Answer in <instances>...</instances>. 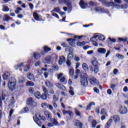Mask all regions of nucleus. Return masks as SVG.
Segmentation results:
<instances>
[{"label":"nucleus","mask_w":128,"mask_h":128,"mask_svg":"<svg viewBox=\"0 0 128 128\" xmlns=\"http://www.w3.org/2000/svg\"><path fill=\"white\" fill-rule=\"evenodd\" d=\"M75 126H79V128H82V122H80V121L76 120L75 122Z\"/></svg>","instance_id":"obj_26"},{"label":"nucleus","mask_w":128,"mask_h":128,"mask_svg":"<svg viewBox=\"0 0 128 128\" xmlns=\"http://www.w3.org/2000/svg\"><path fill=\"white\" fill-rule=\"evenodd\" d=\"M100 114L102 115L106 116V110L104 109L102 110Z\"/></svg>","instance_id":"obj_48"},{"label":"nucleus","mask_w":128,"mask_h":128,"mask_svg":"<svg viewBox=\"0 0 128 128\" xmlns=\"http://www.w3.org/2000/svg\"><path fill=\"white\" fill-rule=\"evenodd\" d=\"M66 64H67L68 66H72V63L70 62V60H67L66 61Z\"/></svg>","instance_id":"obj_59"},{"label":"nucleus","mask_w":128,"mask_h":128,"mask_svg":"<svg viewBox=\"0 0 128 128\" xmlns=\"http://www.w3.org/2000/svg\"><path fill=\"white\" fill-rule=\"evenodd\" d=\"M69 74L71 76H73L74 74V68H70L69 69Z\"/></svg>","instance_id":"obj_30"},{"label":"nucleus","mask_w":128,"mask_h":128,"mask_svg":"<svg viewBox=\"0 0 128 128\" xmlns=\"http://www.w3.org/2000/svg\"><path fill=\"white\" fill-rule=\"evenodd\" d=\"M33 16H34V20H38L40 16H38V13L34 12L33 14Z\"/></svg>","instance_id":"obj_29"},{"label":"nucleus","mask_w":128,"mask_h":128,"mask_svg":"<svg viewBox=\"0 0 128 128\" xmlns=\"http://www.w3.org/2000/svg\"><path fill=\"white\" fill-rule=\"evenodd\" d=\"M60 82H64L66 80V78L62 76L60 78Z\"/></svg>","instance_id":"obj_58"},{"label":"nucleus","mask_w":128,"mask_h":128,"mask_svg":"<svg viewBox=\"0 0 128 128\" xmlns=\"http://www.w3.org/2000/svg\"><path fill=\"white\" fill-rule=\"evenodd\" d=\"M118 40L120 42H126L128 40V38L125 37L124 38H118Z\"/></svg>","instance_id":"obj_41"},{"label":"nucleus","mask_w":128,"mask_h":128,"mask_svg":"<svg viewBox=\"0 0 128 128\" xmlns=\"http://www.w3.org/2000/svg\"><path fill=\"white\" fill-rule=\"evenodd\" d=\"M16 82H8V88L12 92L16 88Z\"/></svg>","instance_id":"obj_6"},{"label":"nucleus","mask_w":128,"mask_h":128,"mask_svg":"<svg viewBox=\"0 0 128 128\" xmlns=\"http://www.w3.org/2000/svg\"><path fill=\"white\" fill-rule=\"evenodd\" d=\"M56 86H57V88H60V90H66V87H64V85L60 84V83H56Z\"/></svg>","instance_id":"obj_14"},{"label":"nucleus","mask_w":128,"mask_h":128,"mask_svg":"<svg viewBox=\"0 0 128 128\" xmlns=\"http://www.w3.org/2000/svg\"><path fill=\"white\" fill-rule=\"evenodd\" d=\"M52 57L50 55H48L44 59L43 62L44 64H50V62H52Z\"/></svg>","instance_id":"obj_9"},{"label":"nucleus","mask_w":128,"mask_h":128,"mask_svg":"<svg viewBox=\"0 0 128 128\" xmlns=\"http://www.w3.org/2000/svg\"><path fill=\"white\" fill-rule=\"evenodd\" d=\"M60 12V8L56 7L54 8V9L52 11V12Z\"/></svg>","instance_id":"obj_37"},{"label":"nucleus","mask_w":128,"mask_h":128,"mask_svg":"<svg viewBox=\"0 0 128 128\" xmlns=\"http://www.w3.org/2000/svg\"><path fill=\"white\" fill-rule=\"evenodd\" d=\"M108 40H110V42H115L116 40V38H112L110 37H109Z\"/></svg>","instance_id":"obj_52"},{"label":"nucleus","mask_w":128,"mask_h":128,"mask_svg":"<svg viewBox=\"0 0 128 128\" xmlns=\"http://www.w3.org/2000/svg\"><path fill=\"white\" fill-rule=\"evenodd\" d=\"M62 113L64 114H70V111H66V110H62Z\"/></svg>","instance_id":"obj_63"},{"label":"nucleus","mask_w":128,"mask_h":128,"mask_svg":"<svg viewBox=\"0 0 128 128\" xmlns=\"http://www.w3.org/2000/svg\"><path fill=\"white\" fill-rule=\"evenodd\" d=\"M120 113L121 114H125L128 112V109L124 106H121L120 108Z\"/></svg>","instance_id":"obj_7"},{"label":"nucleus","mask_w":128,"mask_h":128,"mask_svg":"<svg viewBox=\"0 0 128 128\" xmlns=\"http://www.w3.org/2000/svg\"><path fill=\"white\" fill-rule=\"evenodd\" d=\"M112 122V119L110 118L107 123L105 124V128H110V124Z\"/></svg>","instance_id":"obj_20"},{"label":"nucleus","mask_w":128,"mask_h":128,"mask_svg":"<svg viewBox=\"0 0 128 128\" xmlns=\"http://www.w3.org/2000/svg\"><path fill=\"white\" fill-rule=\"evenodd\" d=\"M68 58L69 60H72L74 58V53L72 52L68 54Z\"/></svg>","instance_id":"obj_32"},{"label":"nucleus","mask_w":128,"mask_h":128,"mask_svg":"<svg viewBox=\"0 0 128 128\" xmlns=\"http://www.w3.org/2000/svg\"><path fill=\"white\" fill-rule=\"evenodd\" d=\"M46 86L48 88H52V84H50V80H46L45 82Z\"/></svg>","instance_id":"obj_28"},{"label":"nucleus","mask_w":128,"mask_h":128,"mask_svg":"<svg viewBox=\"0 0 128 128\" xmlns=\"http://www.w3.org/2000/svg\"><path fill=\"white\" fill-rule=\"evenodd\" d=\"M26 104L30 106H38L36 102L32 97H30L28 98Z\"/></svg>","instance_id":"obj_5"},{"label":"nucleus","mask_w":128,"mask_h":128,"mask_svg":"<svg viewBox=\"0 0 128 128\" xmlns=\"http://www.w3.org/2000/svg\"><path fill=\"white\" fill-rule=\"evenodd\" d=\"M48 104L47 103H43L42 104L41 106L42 108H46V106H48Z\"/></svg>","instance_id":"obj_54"},{"label":"nucleus","mask_w":128,"mask_h":128,"mask_svg":"<svg viewBox=\"0 0 128 128\" xmlns=\"http://www.w3.org/2000/svg\"><path fill=\"white\" fill-rule=\"evenodd\" d=\"M116 56L118 58H120V60H122V58H124V56L119 54H116Z\"/></svg>","instance_id":"obj_47"},{"label":"nucleus","mask_w":128,"mask_h":128,"mask_svg":"<svg viewBox=\"0 0 128 128\" xmlns=\"http://www.w3.org/2000/svg\"><path fill=\"white\" fill-rule=\"evenodd\" d=\"M52 104L54 108H58V104H56V102H52Z\"/></svg>","instance_id":"obj_60"},{"label":"nucleus","mask_w":128,"mask_h":128,"mask_svg":"<svg viewBox=\"0 0 128 128\" xmlns=\"http://www.w3.org/2000/svg\"><path fill=\"white\" fill-rule=\"evenodd\" d=\"M42 88L43 92H45V94H48V89H46V86H42Z\"/></svg>","instance_id":"obj_49"},{"label":"nucleus","mask_w":128,"mask_h":128,"mask_svg":"<svg viewBox=\"0 0 128 128\" xmlns=\"http://www.w3.org/2000/svg\"><path fill=\"white\" fill-rule=\"evenodd\" d=\"M34 96L36 98L40 100L41 98L40 92H36L34 93Z\"/></svg>","instance_id":"obj_25"},{"label":"nucleus","mask_w":128,"mask_h":128,"mask_svg":"<svg viewBox=\"0 0 128 128\" xmlns=\"http://www.w3.org/2000/svg\"><path fill=\"white\" fill-rule=\"evenodd\" d=\"M2 8L3 12H8L10 10V8H8V7L4 4L2 5Z\"/></svg>","instance_id":"obj_33"},{"label":"nucleus","mask_w":128,"mask_h":128,"mask_svg":"<svg viewBox=\"0 0 128 128\" xmlns=\"http://www.w3.org/2000/svg\"><path fill=\"white\" fill-rule=\"evenodd\" d=\"M41 98L42 100H46V98H48V96H46V94H42L41 95Z\"/></svg>","instance_id":"obj_44"},{"label":"nucleus","mask_w":128,"mask_h":128,"mask_svg":"<svg viewBox=\"0 0 128 128\" xmlns=\"http://www.w3.org/2000/svg\"><path fill=\"white\" fill-rule=\"evenodd\" d=\"M26 84L27 86H34V83L31 81H28L26 82Z\"/></svg>","instance_id":"obj_27"},{"label":"nucleus","mask_w":128,"mask_h":128,"mask_svg":"<svg viewBox=\"0 0 128 128\" xmlns=\"http://www.w3.org/2000/svg\"><path fill=\"white\" fill-rule=\"evenodd\" d=\"M22 10V8H17L16 10H15V13L16 14H20V12Z\"/></svg>","instance_id":"obj_46"},{"label":"nucleus","mask_w":128,"mask_h":128,"mask_svg":"<svg viewBox=\"0 0 128 128\" xmlns=\"http://www.w3.org/2000/svg\"><path fill=\"white\" fill-rule=\"evenodd\" d=\"M4 22H8L10 20V16L8 14H6L4 16Z\"/></svg>","instance_id":"obj_39"},{"label":"nucleus","mask_w":128,"mask_h":128,"mask_svg":"<svg viewBox=\"0 0 128 128\" xmlns=\"http://www.w3.org/2000/svg\"><path fill=\"white\" fill-rule=\"evenodd\" d=\"M90 70L92 72H94V74H98V66H97L92 65L90 66Z\"/></svg>","instance_id":"obj_8"},{"label":"nucleus","mask_w":128,"mask_h":128,"mask_svg":"<svg viewBox=\"0 0 128 128\" xmlns=\"http://www.w3.org/2000/svg\"><path fill=\"white\" fill-rule=\"evenodd\" d=\"M53 124H54V126H60L58 120H56L54 118L53 119Z\"/></svg>","instance_id":"obj_40"},{"label":"nucleus","mask_w":128,"mask_h":128,"mask_svg":"<svg viewBox=\"0 0 128 128\" xmlns=\"http://www.w3.org/2000/svg\"><path fill=\"white\" fill-rule=\"evenodd\" d=\"M58 2L59 4H62V2L68 4H70V0H58Z\"/></svg>","instance_id":"obj_35"},{"label":"nucleus","mask_w":128,"mask_h":128,"mask_svg":"<svg viewBox=\"0 0 128 128\" xmlns=\"http://www.w3.org/2000/svg\"><path fill=\"white\" fill-rule=\"evenodd\" d=\"M84 36H74V38H69L68 40V41L69 42V44L70 46H72V47L74 46V44H76V43L74 42H76V40H80Z\"/></svg>","instance_id":"obj_4"},{"label":"nucleus","mask_w":128,"mask_h":128,"mask_svg":"<svg viewBox=\"0 0 128 128\" xmlns=\"http://www.w3.org/2000/svg\"><path fill=\"white\" fill-rule=\"evenodd\" d=\"M58 97H57L56 96L54 95L52 96V102H58Z\"/></svg>","instance_id":"obj_34"},{"label":"nucleus","mask_w":128,"mask_h":128,"mask_svg":"<svg viewBox=\"0 0 128 128\" xmlns=\"http://www.w3.org/2000/svg\"><path fill=\"white\" fill-rule=\"evenodd\" d=\"M9 76H10V72H6L4 74L3 78L4 80H8Z\"/></svg>","instance_id":"obj_16"},{"label":"nucleus","mask_w":128,"mask_h":128,"mask_svg":"<svg viewBox=\"0 0 128 128\" xmlns=\"http://www.w3.org/2000/svg\"><path fill=\"white\" fill-rule=\"evenodd\" d=\"M90 82L92 84H98V81L94 78H92L90 80Z\"/></svg>","instance_id":"obj_15"},{"label":"nucleus","mask_w":128,"mask_h":128,"mask_svg":"<svg viewBox=\"0 0 128 128\" xmlns=\"http://www.w3.org/2000/svg\"><path fill=\"white\" fill-rule=\"evenodd\" d=\"M34 56L36 60H38V58H40V54L38 52H34Z\"/></svg>","instance_id":"obj_31"},{"label":"nucleus","mask_w":128,"mask_h":128,"mask_svg":"<svg viewBox=\"0 0 128 128\" xmlns=\"http://www.w3.org/2000/svg\"><path fill=\"white\" fill-rule=\"evenodd\" d=\"M34 120L35 122H36L39 126H42V124L40 120H46V117H44V116H41L40 114H36V117L34 118Z\"/></svg>","instance_id":"obj_1"},{"label":"nucleus","mask_w":128,"mask_h":128,"mask_svg":"<svg viewBox=\"0 0 128 128\" xmlns=\"http://www.w3.org/2000/svg\"><path fill=\"white\" fill-rule=\"evenodd\" d=\"M86 44V42H77V46H84Z\"/></svg>","instance_id":"obj_42"},{"label":"nucleus","mask_w":128,"mask_h":128,"mask_svg":"<svg viewBox=\"0 0 128 128\" xmlns=\"http://www.w3.org/2000/svg\"><path fill=\"white\" fill-rule=\"evenodd\" d=\"M98 36V35H95L94 37L91 38L90 40L91 42H94V46H98V44L96 43V38Z\"/></svg>","instance_id":"obj_18"},{"label":"nucleus","mask_w":128,"mask_h":128,"mask_svg":"<svg viewBox=\"0 0 128 128\" xmlns=\"http://www.w3.org/2000/svg\"><path fill=\"white\" fill-rule=\"evenodd\" d=\"M92 128H96V121L93 120L92 123Z\"/></svg>","instance_id":"obj_53"},{"label":"nucleus","mask_w":128,"mask_h":128,"mask_svg":"<svg viewBox=\"0 0 128 128\" xmlns=\"http://www.w3.org/2000/svg\"><path fill=\"white\" fill-rule=\"evenodd\" d=\"M30 67L28 65H27L26 67L24 68V72H28V70H30Z\"/></svg>","instance_id":"obj_57"},{"label":"nucleus","mask_w":128,"mask_h":128,"mask_svg":"<svg viewBox=\"0 0 128 128\" xmlns=\"http://www.w3.org/2000/svg\"><path fill=\"white\" fill-rule=\"evenodd\" d=\"M24 82V78L23 76H21L19 78L18 82H20V84H22V82Z\"/></svg>","instance_id":"obj_51"},{"label":"nucleus","mask_w":128,"mask_h":128,"mask_svg":"<svg viewBox=\"0 0 128 128\" xmlns=\"http://www.w3.org/2000/svg\"><path fill=\"white\" fill-rule=\"evenodd\" d=\"M24 66V62L20 63L15 66L16 70H18L19 68H22Z\"/></svg>","instance_id":"obj_43"},{"label":"nucleus","mask_w":128,"mask_h":128,"mask_svg":"<svg viewBox=\"0 0 128 128\" xmlns=\"http://www.w3.org/2000/svg\"><path fill=\"white\" fill-rule=\"evenodd\" d=\"M2 100H5L4 102L5 104H6V102H8L10 100L8 94L6 91L5 92V93H2V96H0V108L2 106Z\"/></svg>","instance_id":"obj_2"},{"label":"nucleus","mask_w":128,"mask_h":128,"mask_svg":"<svg viewBox=\"0 0 128 128\" xmlns=\"http://www.w3.org/2000/svg\"><path fill=\"white\" fill-rule=\"evenodd\" d=\"M79 4L81 8H88V4L84 2V0H81L79 2Z\"/></svg>","instance_id":"obj_10"},{"label":"nucleus","mask_w":128,"mask_h":128,"mask_svg":"<svg viewBox=\"0 0 128 128\" xmlns=\"http://www.w3.org/2000/svg\"><path fill=\"white\" fill-rule=\"evenodd\" d=\"M95 10L98 12H106V10H104V9L103 8H102L100 7L96 8Z\"/></svg>","instance_id":"obj_21"},{"label":"nucleus","mask_w":128,"mask_h":128,"mask_svg":"<svg viewBox=\"0 0 128 128\" xmlns=\"http://www.w3.org/2000/svg\"><path fill=\"white\" fill-rule=\"evenodd\" d=\"M88 84V74L84 73L81 76V85L83 86H86Z\"/></svg>","instance_id":"obj_3"},{"label":"nucleus","mask_w":128,"mask_h":128,"mask_svg":"<svg viewBox=\"0 0 128 128\" xmlns=\"http://www.w3.org/2000/svg\"><path fill=\"white\" fill-rule=\"evenodd\" d=\"M113 120L114 122H118L120 120V116L118 115H116L113 116Z\"/></svg>","instance_id":"obj_22"},{"label":"nucleus","mask_w":128,"mask_h":128,"mask_svg":"<svg viewBox=\"0 0 128 128\" xmlns=\"http://www.w3.org/2000/svg\"><path fill=\"white\" fill-rule=\"evenodd\" d=\"M110 88H112V90H116V85H114V84H112L110 85Z\"/></svg>","instance_id":"obj_64"},{"label":"nucleus","mask_w":128,"mask_h":128,"mask_svg":"<svg viewBox=\"0 0 128 128\" xmlns=\"http://www.w3.org/2000/svg\"><path fill=\"white\" fill-rule=\"evenodd\" d=\"M64 62H66V58L64 56H60L58 60V64L60 66H62V64Z\"/></svg>","instance_id":"obj_12"},{"label":"nucleus","mask_w":128,"mask_h":128,"mask_svg":"<svg viewBox=\"0 0 128 128\" xmlns=\"http://www.w3.org/2000/svg\"><path fill=\"white\" fill-rule=\"evenodd\" d=\"M69 92L71 96H74V88L72 86L70 87Z\"/></svg>","instance_id":"obj_36"},{"label":"nucleus","mask_w":128,"mask_h":128,"mask_svg":"<svg viewBox=\"0 0 128 128\" xmlns=\"http://www.w3.org/2000/svg\"><path fill=\"white\" fill-rule=\"evenodd\" d=\"M52 15L53 16H55V18H58V20H59L60 17L58 16V15L56 13L52 12Z\"/></svg>","instance_id":"obj_55"},{"label":"nucleus","mask_w":128,"mask_h":128,"mask_svg":"<svg viewBox=\"0 0 128 128\" xmlns=\"http://www.w3.org/2000/svg\"><path fill=\"white\" fill-rule=\"evenodd\" d=\"M40 66V62L38 61L35 63V66Z\"/></svg>","instance_id":"obj_62"},{"label":"nucleus","mask_w":128,"mask_h":128,"mask_svg":"<svg viewBox=\"0 0 128 128\" xmlns=\"http://www.w3.org/2000/svg\"><path fill=\"white\" fill-rule=\"evenodd\" d=\"M44 114L47 118L48 120H50V122H52V114H50V112L48 111H46L44 112Z\"/></svg>","instance_id":"obj_11"},{"label":"nucleus","mask_w":128,"mask_h":128,"mask_svg":"<svg viewBox=\"0 0 128 128\" xmlns=\"http://www.w3.org/2000/svg\"><path fill=\"white\" fill-rule=\"evenodd\" d=\"M74 112H75L76 116H80V112L78 111V109H76V108L74 109Z\"/></svg>","instance_id":"obj_45"},{"label":"nucleus","mask_w":128,"mask_h":128,"mask_svg":"<svg viewBox=\"0 0 128 128\" xmlns=\"http://www.w3.org/2000/svg\"><path fill=\"white\" fill-rule=\"evenodd\" d=\"M28 78L30 80H34V74L32 73H28Z\"/></svg>","instance_id":"obj_23"},{"label":"nucleus","mask_w":128,"mask_h":128,"mask_svg":"<svg viewBox=\"0 0 128 128\" xmlns=\"http://www.w3.org/2000/svg\"><path fill=\"white\" fill-rule=\"evenodd\" d=\"M82 68L86 72H88V66L86 63H83L82 64Z\"/></svg>","instance_id":"obj_24"},{"label":"nucleus","mask_w":128,"mask_h":128,"mask_svg":"<svg viewBox=\"0 0 128 128\" xmlns=\"http://www.w3.org/2000/svg\"><path fill=\"white\" fill-rule=\"evenodd\" d=\"M34 88H30L29 89V92L30 94H34Z\"/></svg>","instance_id":"obj_61"},{"label":"nucleus","mask_w":128,"mask_h":128,"mask_svg":"<svg viewBox=\"0 0 128 128\" xmlns=\"http://www.w3.org/2000/svg\"><path fill=\"white\" fill-rule=\"evenodd\" d=\"M14 109H11L10 112L9 116L10 118H12V114H14Z\"/></svg>","instance_id":"obj_56"},{"label":"nucleus","mask_w":128,"mask_h":128,"mask_svg":"<svg viewBox=\"0 0 128 128\" xmlns=\"http://www.w3.org/2000/svg\"><path fill=\"white\" fill-rule=\"evenodd\" d=\"M98 54H104L106 52V50L104 48H99L98 49Z\"/></svg>","instance_id":"obj_19"},{"label":"nucleus","mask_w":128,"mask_h":128,"mask_svg":"<svg viewBox=\"0 0 128 128\" xmlns=\"http://www.w3.org/2000/svg\"><path fill=\"white\" fill-rule=\"evenodd\" d=\"M91 64H92V66H98V60L95 58L92 59Z\"/></svg>","instance_id":"obj_17"},{"label":"nucleus","mask_w":128,"mask_h":128,"mask_svg":"<svg viewBox=\"0 0 128 128\" xmlns=\"http://www.w3.org/2000/svg\"><path fill=\"white\" fill-rule=\"evenodd\" d=\"M44 51H42L41 52L42 54H45L46 52H50L52 49L48 47V46H45L44 48Z\"/></svg>","instance_id":"obj_13"},{"label":"nucleus","mask_w":128,"mask_h":128,"mask_svg":"<svg viewBox=\"0 0 128 128\" xmlns=\"http://www.w3.org/2000/svg\"><path fill=\"white\" fill-rule=\"evenodd\" d=\"M27 112H28V107H25L21 110V114H24Z\"/></svg>","instance_id":"obj_38"},{"label":"nucleus","mask_w":128,"mask_h":128,"mask_svg":"<svg viewBox=\"0 0 128 128\" xmlns=\"http://www.w3.org/2000/svg\"><path fill=\"white\" fill-rule=\"evenodd\" d=\"M99 40H106V37L104 35H100L99 36Z\"/></svg>","instance_id":"obj_50"}]
</instances>
